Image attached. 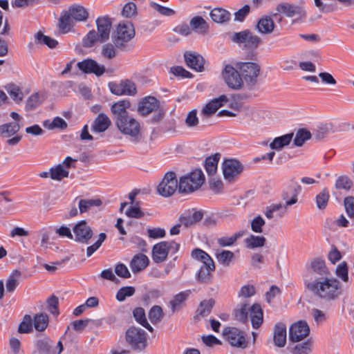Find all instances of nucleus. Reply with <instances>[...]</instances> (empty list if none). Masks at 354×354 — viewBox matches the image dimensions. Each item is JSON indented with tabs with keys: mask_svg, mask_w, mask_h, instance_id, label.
Listing matches in <instances>:
<instances>
[{
	"mask_svg": "<svg viewBox=\"0 0 354 354\" xmlns=\"http://www.w3.org/2000/svg\"><path fill=\"white\" fill-rule=\"evenodd\" d=\"M218 160V154H215L213 156L208 157L205 160V167L209 176H213L216 172Z\"/></svg>",
	"mask_w": 354,
	"mask_h": 354,
	"instance_id": "37998d69",
	"label": "nucleus"
},
{
	"mask_svg": "<svg viewBox=\"0 0 354 354\" xmlns=\"http://www.w3.org/2000/svg\"><path fill=\"white\" fill-rule=\"evenodd\" d=\"M353 186V181L346 176H339L335 183V187L338 189L348 190Z\"/></svg>",
	"mask_w": 354,
	"mask_h": 354,
	"instance_id": "680f3d73",
	"label": "nucleus"
},
{
	"mask_svg": "<svg viewBox=\"0 0 354 354\" xmlns=\"http://www.w3.org/2000/svg\"><path fill=\"white\" fill-rule=\"evenodd\" d=\"M111 24L112 23L108 17H100L96 19L97 32L100 35V43H103L109 39Z\"/></svg>",
	"mask_w": 354,
	"mask_h": 354,
	"instance_id": "6ab92c4d",
	"label": "nucleus"
},
{
	"mask_svg": "<svg viewBox=\"0 0 354 354\" xmlns=\"http://www.w3.org/2000/svg\"><path fill=\"white\" fill-rule=\"evenodd\" d=\"M223 77L227 85L233 89H239L243 85V80L237 70L232 66L226 65L222 73Z\"/></svg>",
	"mask_w": 354,
	"mask_h": 354,
	"instance_id": "ddd939ff",
	"label": "nucleus"
},
{
	"mask_svg": "<svg viewBox=\"0 0 354 354\" xmlns=\"http://www.w3.org/2000/svg\"><path fill=\"white\" fill-rule=\"evenodd\" d=\"M243 170L241 164L236 160H226L223 163V172L224 178L229 180H234Z\"/></svg>",
	"mask_w": 354,
	"mask_h": 354,
	"instance_id": "a211bd4d",
	"label": "nucleus"
},
{
	"mask_svg": "<svg viewBox=\"0 0 354 354\" xmlns=\"http://www.w3.org/2000/svg\"><path fill=\"white\" fill-rule=\"evenodd\" d=\"M266 241V239L264 236H254L252 234L245 240L246 246L249 248L262 247L265 245Z\"/></svg>",
	"mask_w": 354,
	"mask_h": 354,
	"instance_id": "de8ad7c7",
	"label": "nucleus"
},
{
	"mask_svg": "<svg viewBox=\"0 0 354 354\" xmlns=\"http://www.w3.org/2000/svg\"><path fill=\"white\" fill-rule=\"evenodd\" d=\"M158 100L154 97H145L139 104L138 112L142 115H147L158 109Z\"/></svg>",
	"mask_w": 354,
	"mask_h": 354,
	"instance_id": "4be33fe9",
	"label": "nucleus"
},
{
	"mask_svg": "<svg viewBox=\"0 0 354 354\" xmlns=\"http://www.w3.org/2000/svg\"><path fill=\"white\" fill-rule=\"evenodd\" d=\"M178 189V183L174 172H167L161 183L158 185L157 190L160 195L169 197L173 195Z\"/></svg>",
	"mask_w": 354,
	"mask_h": 354,
	"instance_id": "9b49d317",
	"label": "nucleus"
},
{
	"mask_svg": "<svg viewBox=\"0 0 354 354\" xmlns=\"http://www.w3.org/2000/svg\"><path fill=\"white\" fill-rule=\"evenodd\" d=\"M109 88L116 95H134L137 93L135 83L129 80H122L119 83L109 82Z\"/></svg>",
	"mask_w": 354,
	"mask_h": 354,
	"instance_id": "f8f14e48",
	"label": "nucleus"
},
{
	"mask_svg": "<svg viewBox=\"0 0 354 354\" xmlns=\"http://www.w3.org/2000/svg\"><path fill=\"white\" fill-rule=\"evenodd\" d=\"M135 28L129 21L118 24L112 36V40L116 48L126 50L128 43L135 37Z\"/></svg>",
	"mask_w": 354,
	"mask_h": 354,
	"instance_id": "7ed1b4c3",
	"label": "nucleus"
},
{
	"mask_svg": "<svg viewBox=\"0 0 354 354\" xmlns=\"http://www.w3.org/2000/svg\"><path fill=\"white\" fill-rule=\"evenodd\" d=\"M332 133H333L332 124H326L318 127L313 132V136L316 140H321Z\"/></svg>",
	"mask_w": 354,
	"mask_h": 354,
	"instance_id": "a18cd8bd",
	"label": "nucleus"
},
{
	"mask_svg": "<svg viewBox=\"0 0 354 354\" xmlns=\"http://www.w3.org/2000/svg\"><path fill=\"white\" fill-rule=\"evenodd\" d=\"M167 241H161L155 244L152 248V259L155 263L165 261L168 256Z\"/></svg>",
	"mask_w": 354,
	"mask_h": 354,
	"instance_id": "412c9836",
	"label": "nucleus"
},
{
	"mask_svg": "<svg viewBox=\"0 0 354 354\" xmlns=\"http://www.w3.org/2000/svg\"><path fill=\"white\" fill-rule=\"evenodd\" d=\"M130 105L131 104L128 100H121L112 105L111 112L114 115L115 123L120 121V119L130 115L127 111Z\"/></svg>",
	"mask_w": 354,
	"mask_h": 354,
	"instance_id": "5701e85b",
	"label": "nucleus"
},
{
	"mask_svg": "<svg viewBox=\"0 0 354 354\" xmlns=\"http://www.w3.org/2000/svg\"><path fill=\"white\" fill-rule=\"evenodd\" d=\"M164 313L162 308L160 306H153L149 312V319L152 324L160 322L163 318Z\"/></svg>",
	"mask_w": 354,
	"mask_h": 354,
	"instance_id": "6e6d98bb",
	"label": "nucleus"
},
{
	"mask_svg": "<svg viewBox=\"0 0 354 354\" xmlns=\"http://www.w3.org/2000/svg\"><path fill=\"white\" fill-rule=\"evenodd\" d=\"M48 325V316L46 313L36 315L34 318V326L37 330L44 331Z\"/></svg>",
	"mask_w": 354,
	"mask_h": 354,
	"instance_id": "8fccbe9b",
	"label": "nucleus"
},
{
	"mask_svg": "<svg viewBox=\"0 0 354 354\" xmlns=\"http://www.w3.org/2000/svg\"><path fill=\"white\" fill-rule=\"evenodd\" d=\"M203 263L201 266L198 272V280L201 283H207L210 281L212 277V272L215 270L214 262Z\"/></svg>",
	"mask_w": 354,
	"mask_h": 354,
	"instance_id": "c85d7f7f",
	"label": "nucleus"
},
{
	"mask_svg": "<svg viewBox=\"0 0 354 354\" xmlns=\"http://www.w3.org/2000/svg\"><path fill=\"white\" fill-rule=\"evenodd\" d=\"M311 133L304 129H300L296 132V135L294 139V144L297 147H301L304 143L310 139Z\"/></svg>",
	"mask_w": 354,
	"mask_h": 354,
	"instance_id": "603ef678",
	"label": "nucleus"
},
{
	"mask_svg": "<svg viewBox=\"0 0 354 354\" xmlns=\"http://www.w3.org/2000/svg\"><path fill=\"white\" fill-rule=\"evenodd\" d=\"M21 129L17 122H8L0 125V137L8 138L15 136Z\"/></svg>",
	"mask_w": 354,
	"mask_h": 354,
	"instance_id": "7c9ffc66",
	"label": "nucleus"
},
{
	"mask_svg": "<svg viewBox=\"0 0 354 354\" xmlns=\"http://www.w3.org/2000/svg\"><path fill=\"white\" fill-rule=\"evenodd\" d=\"M115 44L108 43L104 44L102 48V55L107 59H112L116 56V50Z\"/></svg>",
	"mask_w": 354,
	"mask_h": 354,
	"instance_id": "0e129e2a",
	"label": "nucleus"
},
{
	"mask_svg": "<svg viewBox=\"0 0 354 354\" xmlns=\"http://www.w3.org/2000/svg\"><path fill=\"white\" fill-rule=\"evenodd\" d=\"M223 335L227 341L232 346L239 348H246L247 342L243 333L236 328H226Z\"/></svg>",
	"mask_w": 354,
	"mask_h": 354,
	"instance_id": "4468645a",
	"label": "nucleus"
},
{
	"mask_svg": "<svg viewBox=\"0 0 354 354\" xmlns=\"http://www.w3.org/2000/svg\"><path fill=\"white\" fill-rule=\"evenodd\" d=\"M44 97L39 93H36L31 95L26 103V110L32 111L41 104Z\"/></svg>",
	"mask_w": 354,
	"mask_h": 354,
	"instance_id": "864d4df0",
	"label": "nucleus"
},
{
	"mask_svg": "<svg viewBox=\"0 0 354 354\" xmlns=\"http://www.w3.org/2000/svg\"><path fill=\"white\" fill-rule=\"evenodd\" d=\"M102 202L99 199H81L78 206L81 214L88 212L92 207L100 206Z\"/></svg>",
	"mask_w": 354,
	"mask_h": 354,
	"instance_id": "09e8293b",
	"label": "nucleus"
},
{
	"mask_svg": "<svg viewBox=\"0 0 354 354\" xmlns=\"http://www.w3.org/2000/svg\"><path fill=\"white\" fill-rule=\"evenodd\" d=\"M185 59L187 65L197 71H202L204 68V59L199 55L194 53L187 52L185 53Z\"/></svg>",
	"mask_w": 354,
	"mask_h": 354,
	"instance_id": "393cba45",
	"label": "nucleus"
},
{
	"mask_svg": "<svg viewBox=\"0 0 354 354\" xmlns=\"http://www.w3.org/2000/svg\"><path fill=\"white\" fill-rule=\"evenodd\" d=\"M133 315L137 322L147 328L149 331H153V328L148 323L147 320L145 311L142 308H136L133 311Z\"/></svg>",
	"mask_w": 354,
	"mask_h": 354,
	"instance_id": "4c0bfd02",
	"label": "nucleus"
},
{
	"mask_svg": "<svg viewBox=\"0 0 354 354\" xmlns=\"http://www.w3.org/2000/svg\"><path fill=\"white\" fill-rule=\"evenodd\" d=\"M6 91L14 101L20 102L23 100V92L18 86L13 84H9L6 86Z\"/></svg>",
	"mask_w": 354,
	"mask_h": 354,
	"instance_id": "5fc2aeb1",
	"label": "nucleus"
},
{
	"mask_svg": "<svg viewBox=\"0 0 354 354\" xmlns=\"http://www.w3.org/2000/svg\"><path fill=\"white\" fill-rule=\"evenodd\" d=\"M329 194L326 189H323L322 192L316 196L317 207L319 209H324L328 202Z\"/></svg>",
	"mask_w": 354,
	"mask_h": 354,
	"instance_id": "052dcab7",
	"label": "nucleus"
},
{
	"mask_svg": "<svg viewBox=\"0 0 354 354\" xmlns=\"http://www.w3.org/2000/svg\"><path fill=\"white\" fill-rule=\"evenodd\" d=\"M215 255L218 262L226 267L229 266L234 259V254L229 250H217Z\"/></svg>",
	"mask_w": 354,
	"mask_h": 354,
	"instance_id": "58836bf2",
	"label": "nucleus"
},
{
	"mask_svg": "<svg viewBox=\"0 0 354 354\" xmlns=\"http://www.w3.org/2000/svg\"><path fill=\"white\" fill-rule=\"evenodd\" d=\"M335 274L343 281L347 282L348 281V267L346 262H342L337 266Z\"/></svg>",
	"mask_w": 354,
	"mask_h": 354,
	"instance_id": "69168bd1",
	"label": "nucleus"
},
{
	"mask_svg": "<svg viewBox=\"0 0 354 354\" xmlns=\"http://www.w3.org/2000/svg\"><path fill=\"white\" fill-rule=\"evenodd\" d=\"M301 186L294 179H290L283 189L281 199L285 202L284 207L287 208L298 202V196L301 192Z\"/></svg>",
	"mask_w": 354,
	"mask_h": 354,
	"instance_id": "1a4fd4ad",
	"label": "nucleus"
},
{
	"mask_svg": "<svg viewBox=\"0 0 354 354\" xmlns=\"http://www.w3.org/2000/svg\"><path fill=\"white\" fill-rule=\"evenodd\" d=\"M205 181L201 169H195L187 175L180 177L178 182V192L183 194L192 193L199 189Z\"/></svg>",
	"mask_w": 354,
	"mask_h": 354,
	"instance_id": "20e7f679",
	"label": "nucleus"
},
{
	"mask_svg": "<svg viewBox=\"0 0 354 354\" xmlns=\"http://www.w3.org/2000/svg\"><path fill=\"white\" fill-rule=\"evenodd\" d=\"M149 263V258L145 254L139 253L132 258L130 267L132 272L136 273L145 270L148 266Z\"/></svg>",
	"mask_w": 354,
	"mask_h": 354,
	"instance_id": "cd10ccee",
	"label": "nucleus"
},
{
	"mask_svg": "<svg viewBox=\"0 0 354 354\" xmlns=\"http://www.w3.org/2000/svg\"><path fill=\"white\" fill-rule=\"evenodd\" d=\"M230 39L239 46L242 44L247 50H255L262 42L260 37L248 29L233 33Z\"/></svg>",
	"mask_w": 354,
	"mask_h": 354,
	"instance_id": "423d86ee",
	"label": "nucleus"
},
{
	"mask_svg": "<svg viewBox=\"0 0 354 354\" xmlns=\"http://www.w3.org/2000/svg\"><path fill=\"white\" fill-rule=\"evenodd\" d=\"M214 305V300L212 299L203 300L201 302L197 309V316L206 317L210 313Z\"/></svg>",
	"mask_w": 354,
	"mask_h": 354,
	"instance_id": "49530a36",
	"label": "nucleus"
},
{
	"mask_svg": "<svg viewBox=\"0 0 354 354\" xmlns=\"http://www.w3.org/2000/svg\"><path fill=\"white\" fill-rule=\"evenodd\" d=\"M100 41V35L94 30H90L83 39V46L86 48L92 47L95 42Z\"/></svg>",
	"mask_w": 354,
	"mask_h": 354,
	"instance_id": "4d7b16f0",
	"label": "nucleus"
},
{
	"mask_svg": "<svg viewBox=\"0 0 354 354\" xmlns=\"http://www.w3.org/2000/svg\"><path fill=\"white\" fill-rule=\"evenodd\" d=\"M243 82L244 81L249 89H252L257 83L261 68L254 62H241L237 64Z\"/></svg>",
	"mask_w": 354,
	"mask_h": 354,
	"instance_id": "39448f33",
	"label": "nucleus"
},
{
	"mask_svg": "<svg viewBox=\"0 0 354 354\" xmlns=\"http://www.w3.org/2000/svg\"><path fill=\"white\" fill-rule=\"evenodd\" d=\"M120 131L131 138L133 142H139L142 138L140 123L132 116L122 118L115 123Z\"/></svg>",
	"mask_w": 354,
	"mask_h": 354,
	"instance_id": "0eeeda50",
	"label": "nucleus"
},
{
	"mask_svg": "<svg viewBox=\"0 0 354 354\" xmlns=\"http://www.w3.org/2000/svg\"><path fill=\"white\" fill-rule=\"evenodd\" d=\"M293 138V133H287L286 135L275 138L270 144L272 149L279 150L288 145Z\"/></svg>",
	"mask_w": 354,
	"mask_h": 354,
	"instance_id": "e433bc0d",
	"label": "nucleus"
},
{
	"mask_svg": "<svg viewBox=\"0 0 354 354\" xmlns=\"http://www.w3.org/2000/svg\"><path fill=\"white\" fill-rule=\"evenodd\" d=\"M135 291L136 290L133 286L122 287L117 292L116 299L119 301H124L127 297L133 296Z\"/></svg>",
	"mask_w": 354,
	"mask_h": 354,
	"instance_id": "13d9d810",
	"label": "nucleus"
},
{
	"mask_svg": "<svg viewBox=\"0 0 354 354\" xmlns=\"http://www.w3.org/2000/svg\"><path fill=\"white\" fill-rule=\"evenodd\" d=\"M73 19L70 13L64 12L59 18V28L63 32H67L71 30L73 26Z\"/></svg>",
	"mask_w": 354,
	"mask_h": 354,
	"instance_id": "a19ab883",
	"label": "nucleus"
},
{
	"mask_svg": "<svg viewBox=\"0 0 354 354\" xmlns=\"http://www.w3.org/2000/svg\"><path fill=\"white\" fill-rule=\"evenodd\" d=\"M344 206L348 216L354 218V197L348 196L344 198Z\"/></svg>",
	"mask_w": 354,
	"mask_h": 354,
	"instance_id": "774afa93",
	"label": "nucleus"
},
{
	"mask_svg": "<svg viewBox=\"0 0 354 354\" xmlns=\"http://www.w3.org/2000/svg\"><path fill=\"white\" fill-rule=\"evenodd\" d=\"M68 12L76 21H86L88 17L87 10L80 5H73L68 9Z\"/></svg>",
	"mask_w": 354,
	"mask_h": 354,
	"instance_id": "473e14b6",
	"label": "nucleus"
},
{
	"mask_svg": "<svg viewBox=\"0 0 354 354\" xmlns=\"http://www.w3.org/2000/svg\"><path fill=\"white\" fill-rule=\"evenodd\" d=\"M50 178L61 181L64 178H68L69 171L64 168L63 165L58 164L56 167L50 169Z\"/></svg>",
	"mask_w": 354,
	"mask_h": 354,
	"instance_id": "ea45409f",
	"label": "nucleus"
},
{
	"mask_svg": "<svg viewBox=\"0 0 354 354\" xmlns=\"http://www.w3.org/2000/svg\"><path fill=\"white\" fill-rule=\"evenodd\" d=\"M304 286L313 295L325 301H335L342 293L341 283L331 276L319 277Z\"/></svg>",
	"mask_w": 354,
	"mask_h": 354,
	"instance_id": "f257e3e1",
	"label": "nucleus"
},
{
	"mask_svg": "<svg viewBox=\"0 0 354 354\" xmlns=\"http://www.w3.org/2000/svg\"><path fill=\"white\" fill-rule=\"evenodd\" d=\"M35 346L41 354H53V342L48 337L37 339Z\"/></svg>",
	"mask_w": 354,
	"mask_h": 354,
	"instance_id": "c9c22d12",
	"label": "nucleus"
},
{
	"mask_svg": "<svg viewBox=\"0 0 354 354\" xmlns=\"http://www.w3.org/2000/svg\"><path fill=\"white\" fill-rule=\"evenodd\" d=\"M78 68L84 73L95 74L100 77L106 71L105 66L99 64L95 60L92 59H86L77 64Z\"/></svg>",
	"mask_w": 354,
	"mask_h": 354,
	"instance_id": "dca6fc26",
	"label": "nucleus"
},
{
	"mask_svg": "<svg viewBox=\"0 0 354 354\" xmlns=\"http://www.w3.org/2000/svg\"><path fill=\"white\" fill-rule=\"evenodd\" d=\"M276 10L287 17H295L296 20H303L306 17L304 1H301L298 4L282 3L277 6Z\"/></svg>",
	"mask_w": 354,
	"mask_h": 354,
	"instance_id": "9d476101",
	"label": "nucleus"
},
{
	"mask_svg": "<svg viewBox=\"0 0 354 354\" xmlns=\"http://www.w3.org/2000/svg\"><path fill=\"white\" fill-rule=\"evenodd\" d=\"M203 217V213L201 211H194L192 213H188L180 216V221L182 225L186 227L200 221Z\"/></svg>",
	"mask_w": 354,
	"mask_h": 354,
	"instance_id": "72a5a7b5",
	"label": "nucleus"
},
{
	"mask_svg": "<svg viewBox=\"0 0 354 354\" xmlns=\"http://www.w3.org/2000/svg\"><path fill=\"white\" fill-rule=\"evenodd\" d=\"M47 304H48V310L50 313H52L53 315L59 314V310H58L59 300L56 296H55L53 295H51L47 299Z\"/></svg>",
	"mask_w": 354,
	"mask_h": 354,
	"instance_id": "338daca9",
	"label": "nucleus"
},
{
	"mask_svg": "<svg viewBox=\"0 0 354 354\" xmlns=\"http://www.w3.org/2000/svg\"><path fill=\"white\" fill-rule=\"evenodd\" d=\"M36 44H45L50 48H55L58 42L55 39L48 36L44 35L41 32H38L35 35Z\"/></svg>",
	"mask_w": 354,
	"mask_h": 354,
	"instance_id": "c03bdc74",
	"label": "nucleus"
},
{
	"mask_svg": "<svg viewBox=\"0 0 354 354\" xmlns=\"http://www.w3.org/2000/svg\"><path fill=\"white\" fill-rule=\"evenodd\" d=\"M250 310V318L253 328H258L263 323V310L258 304H253Z\"/></svg>",
	"mask_w": 354,
	"mask_h": 354,
	"instance_id": "2f4dec72",
	"label": "nucleus"
},
{
	"mask_svg": "<svg viewBox=\"0 0 354 354\" xmlns=\"http://www.w3.org/2000/svg\"><path fill=\"white\" fill-rule=\"evenodd\" d=\"M43 125L48 129H64L67 127L66 121L59 117H56L53 121L46 120L44 122Z\"/></svg>",
	"mask_w": 354,
	"mask_h": 354,
	"instance_id": "3c124183",
	"label": "nucleus"
},
{
	"mask_svg": "<svg viewBox=\"0 0 354 354\" xmlns=\"http://www.w3.org/2000/svg\"><path fill=\"white\" fill-rule=\"evenodd\" d=\"M111 124L109 118L104 113H100L91 126V131L95 133H102L107 130Z\"/></svg>",
	"mask_w": 354,
	"mask_h": 354,
	"instance_id": "bb28decb",
	"label": "nucleus"
},
{
	"mask_svg": "<svg viewBox=\"0 0 354 354\" xmlns=\"http://www.w3.org/2000/svg\"><path fill=\"white\" fill-rule=\"evenodd\" d=\"M147 333L139 328L131 327L126 332V340L134 350L142 351L147 346Z\"/></svg>",
	"mask_w": 354,
	"mask_h": 354,
	"instance_id": "6e6552de",
	"label": "nucleus"
},
{
	"mask_svg": "<svg viewBox=\"0 0 354 354\" xmlns=\"http://www.w3.org/2000/svg\"><path fill=\"white\" fill-rule=\"evenodd\" d=\"M306 270L303 274L304 286L310 283V280L315 281L319 277L330 276V272L322 257H315L306 263Z\"/></svg>",
	"mask_w": 354,
	"mask_h": 354,
	"instance_id": "f03ea898",
	"label": "nucleus"
},
{
	"mask_svg": "<svg viewBox=\"0 0 354 354\" xmlns=\"http://www.w3.org/2000/svg\"><path fill=\"white\" fill-rule=\"evenodd\" d=\"M21 276V272L18 270H15L10 274L6 281V286L8 292H13L19 285V280Z\"/></svg>",
	"mask_w": 354,
	"mask_h": 354,
	"instance_id": "79ce46f5",
	"label": "nucleus"
},
{
	"mask_svg": "<svg viewBox=\"0 0 354 354\" xmlns=\"http://www.w3.org/2000/svg\"><path fill=\"white\" fill-rule=\"evenodd\" d=\"M228 99L226 95H221L218 97L212 100L203 109L202 113L205 115H210L214 113L220 107L223 106Z\"/></svg>",
	"mask_w": 354,
	"mask_h": 354,
	"instance_id": "a878e982",
	"label": "nucleus"
},
{
	"mask_svg": "<svg viewBox=\"0 0 354 354\" xmlns=\"http://www.w3.org/2000/svg\"><path fill=\"white\" fill-rule=\"evenodd\" d=\"M140 202H136L131 205L127 211L126 215L130 218H140L144 216L143 212L139 207Z\"/></svg>",
	"mask_w": 354,
	"mask_h": 354,
	"instance_id": "e2e57ef3",
	"label": "nucleus"
},
{
	"mask_svg": "<svg viewBox=\"0 0 354 354\" xmlns=\"http://www.w3.org/2000/svg\"><path fill=\"white\" fill-rule=\"evenodd\" d=\"M75 240L82 243H88L93 236V231L86 221H81L73 227Z\"/></svg>",
	"mask_w": 354,
	"mask_h": 354,
	"instance_id": "f3484780",
	"label": "nucleus"
},
{
	"mask_svg": "<svg viewBox=\"0 0 354 354\" xmlns=\"http://www.w3.org/2000/svg\"><path fill=\"white\" fill-rule=\"evenodd\" d=\"M273 341L274 345L282 348L286 344V326L281 322L275 324L273 333Z\"/></svg>",
	"mask_w": 354,
	"mask_h": 354,
	"instance_id": "b1692460",
	"label": "nucleus"
},
{
	"mask_svg": "<svg viewBox=\"0 0 354 354\" xmlns=\"http://www.w3.org/2000/svg\"><path fill=\"white\" fill-rule=\"evenodd\" d=\"M189 295V290L180 292L174 296V299L169 301L172 313L179 310L183 306Z\"/></svg>",
	"mask_w": 354,
	"mask_h": 354,
	"instance_id": "f704fd0d",
	"label": "nucleus"
},
{
	"mask_svg": "<svg viewBox=\"0 0 354 354\" xmlns=\"http://www.w3.org/2000/svg\"><path fill=\"white\" fill-rule=\"evenodd\" d=\"M310 327L306 321L300 320L291 325L289 330L290 340L298 342L308 336Z\"/></svg>",
	"mask_w": 354,
	"mask_h": 354,
	"instance_id": "2eb2a0df",
	"label": "nucleus"
},
{
	"mask_svg": "<svg viewBox=\"0 0 354 354\" xmlns=\"http://www.w3.org/2000/svg\"><path fill=\"white\" fill-rule=\"evenodd\" d=\"M276 28V24L272 17L262 16L257 21L255 28L258 32L262 35L272 34Z\"/></svg>",
	"mask_w": 354,
	"mask_h": 354,
	"instance_id": "aec40b11",
	"label": "nucleus"
},
{
	"mask_svg": "<svg viewBox=\"0 0 354 354\" xmlns=\"http://www.w3.org/2000/svg\"><path fill=\"white\" fill-rule=\"evenodd\" d=\"M211 19L216 23L225 24L231 19V14L227 10L221 8H215L210 12Z\"/></svg>",
	"mask_w": 354,
	"mask_h": 354,
	"instance_id": "c756f323",
	"label": "nucleus"
},
{
	"mask_svg": "<svg viewBox=\"0 0 354 354\" xmlns=\"http://www.w3.org/2000/svg\"><path fill=\"white\" fill-rule=\"evenodd\" d=\"M192 257L194 259L201 261L202 264L207 262L212 263V261H214L213 259L207 252L198 248H196L194 250H192ZM210 265H212V263H210Z\"/></svg>",
	"mask_w": 354,
	"mask_h": 354,
	"instance_id": "bf43d9fd",
	"label": "nucleus"
}]
</instances>
